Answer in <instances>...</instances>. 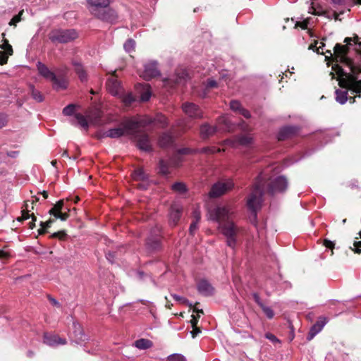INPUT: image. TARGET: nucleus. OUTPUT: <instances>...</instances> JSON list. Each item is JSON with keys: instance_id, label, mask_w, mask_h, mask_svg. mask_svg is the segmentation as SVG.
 I'll return each instance as SVG.
<instances>
[{"instance_id": "nucleus-1", "label": "nucleus", "mask_w": 361, "mask_h": 361, "mask_svg": "<svg viewBox=\"0 0 361 361\" xmlns=\"http://www.w3.org/2000/svg\"><path fill=\"white\" fill-rule=\"evenodd\" d=\"M234 212L229 206H217L209 209L208 218L218 223V229L226 238V245L234 250L239 241L241 228L233 221Z\"/></svg>"}, {"instance_id": "nucleus-2", "label": "nucleus", "mask_w": 361, "mask_h": 361, "mask_svg": "<svg viewBox=\"0 0 361 361\" xmlns=\"http://www.w3.org/2000/svg\"><path fill=\"white\" fill-rule=\"evenodd\" d=\"M339 85L353 93H361V66L348 64V71L343 68L338 71Z\"/></svg>"}, {"instance_id": "nucleus-3", "label": "nucleus", "mask_w": 361, "mask_h": 361, "mask_svg": "<svg viewBox=\"0 0 361 361\" xmlns=\"http://www.w3.org/2000/svg\"><path fill=\"white\" fill-rule=\"evenodd\" d=\"M36 66L39 75L51 82L54 90L59 91L67 89L68 85L67 67L58 68L54 73L40 61L37 63Z\"/></svg>"}, {"instance_id": "nucleus-4", "label": "nucleus", "mask_w": 361, "mask_h": 361, "mask_svg": "<svg viewBox=\"0 0 361 361\" xmlns=\"http://www.w3.org/2000/svg\"><path fill=\"white\" fill-rule=\"evenodd\" d=\"M267 171L268 169L260 173L256 178L252 192L247 198V207L251 212L255 213V216L257 211L261 208L265 187L267 181L270 179V178L268 177Z\"/></svg>"}, {"instance_id": "nucleus-5", "label": "nucleus", "mask_w": 361, "mask_h": 361, "mask_svg": "<svg viewBox=\"0 0 361 361\" xmlns=\"http://www.w3.org/2000/svg\"><path fill=\"white\" fill-rule=\"evenodd\" d=\"M154 123L152 118L148 116H142L137 117L126 118L124 119V125L127 130L132 135H137V133L141 132L140 128L146 127Z\"/></svg>"}, {"instance_id": "nucleus-6", "label": "nucleus", "mask_w": 361, "mask_h": 361, "mask_svg": "<svg viewBox=\"0 0 361 361\" xmlns=\"http://www.w3.org/2000/svg\"><path fill=\"white\" fill-rule=\"evenodd\" d=\"M353 41L355 44V49L361 54V42L359 41V37L355 36V37H346L344 42L347 44L346 45H342L341 44H336L334 48V54L337 58H340L341 61H345V64L348 68V64L350 63L353 64L350 61H347L345 56L348 51L349 46L351 45V42Z\"/></svg>"}, {"instance_id": "nucleus-7", "label": "nucleus", "mask_w": 361, "mask_h": 361, "mask_svg": "<svg viewBox=\"0 0 361 361\" xmlns=\"http://www.w3.org/2000/svg\"><path fill=\"white\" fill-rule=\"evenodd\" d=\"M78 37L75 30H59L50 33L49 39L52 42L67 43Z\"/></svg>"}, {"instance_id": "nucleus-8", "label": "nucleus", "mask_w": 361, "mask_h": 361, "mask_svg": "<svg viewBox=\"0 0 361 361\" xmlns=\"http://www.w3.org/2000/svg\"><path fill=\"white\" fill-rule=\"evenodd\" d=\"M233 186L234 183L231 179L219 181L212 185L209 192V196L212 197H220L231 190Z\"/></svg>"}, {"instance_id": "nucleus-9", "label": "nucleus", "mask_w": 361, "mask_h": 361, "mask_svg": "<svg viewBox=\"0 0 361 361\" xmlns=\"http://www.w3.org/2000/svg\"><path fill=\"white\" fill-rule=\"evenodd\" d=\"M288 188V180L285 176H280L268 184L267 191L271 195L275 192H284Z\"/></svg>"}, {"instance_id": "nucleus-10", "label": "nucleus", "mask_w": 361, "mask_h": 361, "mask_svg": "<svg viewBox=\"0 0 361 361\" xmlns=\"http://www.w3.org/2000/svg\"><path fill=\"white\" fill-rule=\"evenodd\" d=\"M94 17L102 21L111 24L116 23L118 18L117 12L114 8L109 7V6L97 13Z\"/></svg>"}, {"instance_id": "nucleus-11", "label": "nucleus", "mask_w": 361, "mask_h": 361, "mask_svg": "<svg viewBox=\"0 0 361 361\" xmlns=\"http://www.w3.org/2000/svg\"><path fill=\"white\" fill-rule=\"evenodd\" d=\"M219 152H220V149L215 147H203L200 150L193 149L188 148V147H184V148L179 149L177 152V154L175 156H176V160L180 161V163H181L182 159L180 158V157H179L180 155L190 154H193V153H196V152L205 153V154H214V153Z\"/></svg>"}, {"instance_id": "nucleus-12", "label": "nucleus", "mask_w": 361, "mask_h": 361, "mask_svg": "<svg viewBox=\"0 0 361 361\" xmlns=\"http://www.w3.org/2000/svg\"><path fill=\"white\" fill-rule=\"evenodd\" d=\"M114 0H87L89 11L94 16L109 6Z\"/></svg>"}, {"instance_id": "nucleus-13", "label": "nucleus", "mask_w": 361, "mask_h": 361, "mask_svg": "<svg viewBox=\"0 0 361 361\" xmlns=\"http://www.w3.org/2000/svg\"><path fill=\"white\" fill-rule=\"evenodd\" d=\"M137 142V146L141 150L149 152L152 149L151 141L147 134L143 132L137 133V135H130Z\"/></svg>"}, {"instance_id": "nucleus-14", "label": "nucleus", "mask_w": 361, "mask_h": 361, "mask_svg": "<svg viewBox=\"0 0 361 361\" xmlns=\"http://www.w3.org/2000/svg\"><path fill=\"white\" fill-rule=\"evenodd\" d=\"M184 113L192 118H200L203 113L199 106L193 103L185 102L182 105Z\"/></svg>"}, {"instance_id": "nucleus-15", "label": "nucleus", "mask_w": 361, "mask_h": 361, "mask_svg": "<svg viewBox=\"0 0 361 361\" xmlns=\"http://www.w3.org/2000/svg\"><path fill=\"white\" fill-rule=\"evenodd\" d=\"M180 161L176 160V156H173L168 161L161 159L159 163V173L166 175L170 173L171 167H177L180 165Z\"/></svg>"}, {"instance_id": "nucleus-16", "label": "nucleus", "mask_w": 361, "mask_h": 361, "mask_svg": "<svg viewBox=\"0 0 361 361\" xmlns=\"http://www.w3.org/2000/svg\"><path fill=\"white\" fill-rule=\"evenodd\" d=\"M159 75V71L156 61H150L145 65V70L143 72V78L145 80H149Z\"/></svg>"}, {"instance_id": "nucleus-17", "label": "nucleus", "mask_w": 361, "mask_h": 361, "mask_svg": "<svg viewBox=\"0 0 361 361\" xmlns=\"http://www.w3.org/2000/svg\"><path fill=\"white\" fill-rule=\"evenodd\" d=\"M183 207L179 204L174 203L171 204L169 212V224L171 226H175L178 224L180 219Z\"/></svg>"}, {"instance_id": "nucleus-18", "label": "nucleus", "mask_w": 361, "mask_h": 361, "mask_svg": "<svg viewBox=\"0 0 361 361\" xmlns=\"http://www.w3.org/2000/svg\"><path fill=\"white\" fill-rule=\"evenodd\" d=\"M124 135H132L127 130L126 126L124 125V120L121 123V125L118 128H111L105 132L104 135L106 137L111 138H118Z\"/></svg>"}, {"instance_id": "nucleus-19", "label": "nucleus", "mask_w": 361, "mask_h": 361, "mask_svg": "<svg viewBox=\"0 0 361 361\" xmlns=\"http://www.w3.org/2000/svg\"><path fill=\"white\" fill-rule=\"evenodd\" d=\"M197 289L203 296H212L214 293V288L206 279H201L197 284Z\"/></svg>"}, {"instance_id": "nucleus-20", "label": "nucleus", "mask_w": 361, "mask_h": 361, "mask_svg": "<svg viewBox=\"0 0 361 361\" xmlns=\"http://www.w3.org/2000/svg\"><path fill=\"white\" fill-rule=\"evenodd\" d=\"M298 130L299 128L295 126H285L279 130L277 135V138L280 141L285 140L296 135L298 133Z\"/></svg>"}, {"instance_id": "nucleus-21", "label": "nucleus", "mask_w": 361, "mask_h": 361, "mask_svg": "<svg viewBox=\"0 0 361 361\" xmlns=\"http://www.w3.org/2000/svg\"><path fill=\"white\" fill-rule=\"evenodd\" d=\"M106 87L109 92L114 96L119 95L122 91L120 82L114 75L106 81Z\"/></svg>"}, {"instance_id": "nucleus-22", "label": "nucleus", "mask_w": 361, "mask_h": 361, "mask_svg": "<svg viewBox=\"0 0 361 361\" xmlns=\"http://www.w3.org/2000/svg\"><path fill=\"white\" fill-rule=\"evenodd\" d=\"M44 342L48 345L56 346L59 345H65L66 340L56 334H45L44 336Z\"/></svg>"}, {"instance_id": "nucleus-23", "label": "nucleus", "mask_w": 361, "mask_h": 361, "mask_svg": "<svg viewBox=\"0 0 361 361\" xmlns=\"http://www.w3.org/2000/svg\"><path fill=\"white\" fill-rule=\"evenodd\" d=\"M327 321L325 317L319 318V321H317L310 329V332L307 335V340H312L318 333H319L323 327L326 324Z\"/></svg>"}, {"instance_id": "nucleus-24", "label": "nucleus", "mask_w": 361, "mask_h": 361, "mask_svg": "<svg viewBox=\"0 0 361 361\" xmlns=\"http://www.w3.org/2000/svg\"><path fill=\"white\" fill-rule=\"evenodd\" d=\"M173 137L170 132H166L161 135L159 139V145L161 147L171 146L173 142Z\"/></svg>"}, {"instance_id": "nucleus-25", "label": "nucleus", "mask_w": 361, "mask_h": 361, "mask_svg": "<svg viewBox=\"0 0 361 361\" xmlns=\"http://www.w3.org/2000/svg\"><path fill=\"white\" fill-rule=\"evenodd\" d=\"M216 131V128L215 126H209L207 123H204L200 127V135L203 139L213 135Z\"/></svg>"}, {"instance_id": "nucleus-26", "label": "nucleus", "mask_w": 361, "mask_h": 361, "mask_svg": "<svg viewBox=\"0 0 361 361\" xmlns=\"http://www.w3.org/2000/svg\"><path fill=\"white\" fill-rule=\"evenodd\" d=\"M73 337L75 338L77 341H83L85 339V335L84 334L82 326L80 324L77 322L73 323Z\"/></svg>"}, {"instance_id": "nucleus-27", "label": "nucleus", "mask_w": 361, "mask_h": 361, "mask_svg": "<svg viewBox=\"0 0 361 361\" xmlns=\"http://www.w3.org/2000/svg\"><path fill=\"white\" fill-rule=\"evenodd\" d=\"M73 66H74V71L78 75L81 82H85L87 80V75L86 71L84 70L82 64L79 62L73 61Z\"/></svg>"}, {"instance_id": "nucleus-28", "label": "nucleus", "mask_w": 361, "mask_h": 361, "mask_svg": "<svg viewBox=\"0 0 361 361\" xmlns=\"http://www.w3.org/2000/svg\"><path fill=\"white\" fill-rule=\"evenodd\" d=\"M73 66H74V71L78 75L81 82H85L87 80V75L86 71L84 70L82 64L79 62L73 61Z\"/></svg>"}, {"instance_id": "nucleus-29", "label": "nucleus", "mask_w": 361, "mask_h": 361, "mask_svg": "<svg viewBox=\"0 0 361 361\" xmlns=\"http://www.w3.org/2000/svg\"><path fill=\"white\" fill-rule=\"evenodd\" d=\"M75 118L78 121V123L84 129L87 130L89 127L87 118L91 120V115L87 113V116L82 115L81 114H76Z\"/></svg>"}, {"instance_id": "nucleus-30", "label": "nucleus", "mask_w": 361, "mask_h": 361, "mask_svg": "<svg viewBox=\"0 0 361 361\" xmlns=\"http://www.w3.org/2000/svg\"><path fill=\"white\" fill-rule=\"evenodd\" d=\"M134 346L140 350H147L150 348L153 343L150 340L140 338L135 341Z\"/></svg>"}, {"instance_id": "nucleus-31", "label": "nucleus", "mask_w": 361, "mask_h": 361, "mask_svg": "<svg viewBox=\"0 0 361 361\" xmlns=\"http://www.w3.org/2000/svg\"><path fill=\"white\" fill-rule=\"evenodd\" d=\"M147 244L149 247L152 250H156L160 246V235L156 234L155 236H153L152 234L148 237L147 240Z\"/></svg>"}, {"instance_id": "nucleus-32", "label": "nucleus", "mask_w": 361, "mask_h": 361, "mask_svg": "<svg viewBox=\"0 0 361 361\" xmlns=\"http://www.w3.org/2000/svg\"><path fill=\"white\" fill-rule=\"evenodd\" d=\"M117 97L121 98L122 102L126 106L130 105L134 101H135V97L130 92L124 93L121 91L120 94Z\"/></svg>"}, {"instance_id": "nucleus-33", "label": "nucleus", "mask_w": 361, "mask_h": 361, "mask_svg": "<svg viewBox=\"0 0 361 361\" xmlns=\"http://www.w3.org/2000/svg\"><path fill=\"white\" fill-rule=\"evenodd\" d=\"M238 143L242 146L247 147L252 142V137L250 135H240L235 137Z\"/></svg>"}, {"instance_id": "nucleus-34", "label": "nucleus", "mask_w": 361, "mask_h": 361, "mask_svg": "<svg viewBox=\"0 0 361 361\" xmlns=\"http://www.w3.org/2000/svg\"><path fill=\"white\" fill-rule=\"evenodd\" d=\"M336 100L341 104H344L348 100V92L346 90H336L335 92Z\"/></svg>"}, {"instance_id": "nucleus-35", "label": "nucleus", "mask_w": 361, "mask_h": 361, "mask_svg": "<svg viewBox=\"0 0 361 361\" xmlns=\"http://www.w3.org/2000/svg\"><path fill=\"white\" fill-rule=\"evenodd\" d=\"M154 123H158L160 125V128H165L168 126L169 122L166 117L161 114H157L154 118H152Z\"/></svg>"}, {"instance_id": "nucleus-36", "label": "nucleus", "mask_w": 361, "mask_h": 361, "mask_svg": "<svg viewBox=\"0 0 361 361\" xmlns=\"http://www.w3.org/2000/svg\"><path fill=\"white\" fill-rule=\"evenodd\" d=\"M133 178L135 180H146L147 179V175L145 173L142 169H137L133 172Z\"/></svg>"}, {"instance_id": "nucleus-37", "label": "nucleus", "mask_w": 361, "mask_h": 361, "mask_svg": "<svg viewBox=\"0 0 361 361\" xmlns=\"http://www.w3.org/2000/svg\"><path fill=\"white\" fill-rule=\"evenodd\" d=\"M152 93L148 85H145L143 91L140 95V99L142 102H147L151 97Z\"/></svg>"}, {"instance_id": "nucleus-38", "label": "nucleus", "mask_w": 361, "mask_h": 361, "mask_svg": "<svg viewBox=\"0 0 361 361\" xmlns=\"http://www.w3.org/2000/svg\"><path fill=\"white\" fill-rule=\"evenodd\" d=\"M171 189L180 194L185 192L187 190L185 185L181 182H176L173 183L171 186Z\"/></svg>"}, {"instance_id": "nucleus-39", "label": "nucleus", "mask_w": 361, "mask_h": 361, "mask_svg": "<svg viewBox=\"0 0 361 361\" xmlns=\"http://www.w3.org/2000/svg\"><path fill=\"white\" fill-rule=\"evenodd\" d=\"M188 78V73L185 70H182L180 73H177L175 83L176 84L183 83L186 81Z\"/></svg>"}, {"instance_id": "nucleus-40", "label": "nucleus", "mask_w": 361, "mask_h": 361, "mask_svg": "<svg viewBox=\"0 0 361 361\" xmlns=\"http://www.w3.org/2000/svg\"><path fill=\"white\" fill-rule=\"evenodd\" d=\"M30 90L31 96L35 101H37V102H41L44 100V97L41 94V92L37 90H35L32 85L30 86Z\"/></svg>"}, {"instance_id": "nucleus-41", "label": "nucleus", "mask_w": 361, "mask_h": 361, "mask_svg": "<svg viewBox=\"0 0 361 361\" xmlns=\"http://www.w3.org/2000/svg\"><path fill=\"white\" fill-rule=\"evenodd\" d=\"M166 361H187L185 356L182 354L174 353L167 357Z\"/></svg>"}, {"instance_id": "nucleus-42", "label": "nucleus", "mask_w": 361, "mask_h": 361, "mask_svg": "<svg viewBox=\"0 0 361 361\" xmlns=\"http://www.w3.org/2000/svg\"><path fill=\"white\" fill-rule=\"evenodd\" d=\"M135 46V42L133 39H130L125 42L123 47L127 52H130L134 49Z\"/></svg>"}, {"instance_id": "nucleus-43", "label": "nucleus", "mask_w": 361, "mask_h": 361, "mask_svg": "<svg viewBox=\"0 0 361 361\" xmlns=\"http://www.w3.org/2000/svg\"><path fill=\"white\" fill-rule=\"evenodd\" d=\"M218 122L219 123H222L225 126V128L229 130L231 128V121L228 117V116H222L219 118Z\"/></svg>"}, {"instance_id": "nucleus-44", "label": "nucleus", "mask_w": 361, "mask_h": 361, "mask_svg": "<svg viewBox=\"0 0 361 361\" xmlns=\"http://www.w3.org/2000/svg\"><path fill=\"white\" fill-rule=\"evenodd\" d=\"M63 209V201L59 200L56 204L54 205L53 208L51 209L49 211L50 214L53 215V213L57 212H62Z\"/></svg>"}, {"instance_id": "nucleus-45", "label": "nucleus", "mask_w": 361, "mask_h": 361, "mask_svg": "<svg viewBox=\"0 0 361 361\" xmlns=\"http://www.w3.org/2000/svg\"><path fill=\"white\" fill-rule=\"evenodd\" d=\"M261 308L268 319H271L274 317V312L271 307L264 305Z\"/></svg>"}, {"instance_id": "nucleus-46", "label": "nucleus", "mask_w": 361, "mask_h": 361, "mask_svg": "<svg viewBox=\"0 0 361 361\" xmlns=\"http://www.w3.org/2000/svg\"><path fill=\"white\" fill-rule=\"evenodd\" d=\"M75 106L74 104H69L63 109L65 116H71L74 114Z\"/></svg>"}, {"instance_id": "nucleus-47", "label": "nucleus", "mask_w": 361, "mask_h": 361, "mask_svg": "<svg viewBox=\"0 0 361 361\" xmlns=\"http://www.w3.org/2000/svg\"><path fill=\"white\" fill-rule=\"evenodd\" d=\"M230 108L238 112H240V109H242L240 103L237 100H233L230 102Z\"/></svg>"}, {"instance_id": "nucleus-48", "label": "nucleus", "mask_w": 361, "mask_h": 361, "mask_svg": "<svg viewBox=\"0 0 361 361\" xmlns=\"http://www.w3.org/2000/svg\"><path fill=\"white\" fill-rule=\"evenodd\" d=\"M1 49H4L6 54L11 55L13 54V49L8 42H5L3 45H0Z\"/></svg>"}, {"instance_id": "nucleus-49", "label": "nucleus", "mask_w": 361, "mask_h": 361, "mask_svg": "<svg viewBox=\"0 0 361 361\" xmlns=\"http://www.w3.org/2000/svg\"><path fill=\"white\" fill-rule=\"evenodd\" d=\"M51 223H52L51 220L47 221L46 222L41 221L40 226L42 228L40 229H39V233L43 234L44 233V230L51 226Z\"/></svg>"}, {"instance_id": "nucleus-50", "label": "nucleus", "mask_w": 361, "mask_h": 361, "mask_svg": "<svg viewBox=\"0 0 361 361\" xmlns=\"http://www.w3.org/2000/svg\"><path fill=\"white\" fill-rule=\"evenodd\" d=\"M66 233L62 231L52 233L50 237L53 238H59V240H64L66 238Z\"/></svg>"}, {"instance_id": "nucleus-51", "label": "nucleus", "mask_w": 361, "mask_h": 361, "mask_svg": "<svg viewBox=\"0 0 361 361\" xmlns=\"http://www.w3.org/2000/svg\"><path fill=\"white\" fill-rule=\"evenodd\" d=\"M53 215L56 218L60 219L62 221L66 220L68 217V214L67 212H54V213H53Z\"/></svg>"}, {"instance_id": "nucleus-52", "label": "nucleus", "mask_w": 361, "mask_h": 361, "mask_svg": "<svg viewBox=\"0 0 361 361\" xmlns=\"http://www.w3.org/2000/svg\"><path fill=\"white\" fill-rule=\"evenodd\" d=\"M217 86H218V83L215 80H214L213 78L207 79L206 85H205L207 89L216 87Z\"/></svg>"}, {"instance_id": "nucleus-53", "label": "nucleus", "mask_w": 361, "mask_h": 361, "mask_svg": "<svg viewBox=\"0 0 361 361\" xmlns=\"http://www.w3.org/2000/svg\"><path fill=\"white\" fill-rule=\"evenodd\" d=\"M23 11H21L19 12V13L15 16L11 20L9 24L11 25H16L17 23L20 22L21 20V15L23 14Z\"/></svg>"}, {"instance_id": "nucleus-54", "label": "nucleus", "mask_w": 361, "mask_h": 361, "mask_svg": "<svg viewBox=\"0 0 361 361\" xmlns=\"http://www.w3.org/2000/svg\"><path fill=\"white\" fill-rule=\"evenodd\" d=\"M171 296L175 300L181 304H188V300L182 296H180L177 294H172Z\"/></svg>"}, {"instance_id": "nucleus-55", "label": "nucleus", "mask_w": 361, "mask_h": 361, "mask_svg": "<svg viewBox=\"0 0 361 361\" xmlns=\"http://www.w3.org/2000/svg\"><path fill=\"white\" fill-rule=\"evenodd\" d=\"M359 235H360V238H361V231L359 232ZM354 247H355V249H354V251L356 253H361V241H355L353 244Z\"/></svg>"}, {"instance_id": "nucleus-56", "label": "nucleus", "mask_w": 361, "mask_h": 361, "mask_svg": "<svg viewBox=\"0 0 361 361\" xmlns=\"http://www.w3.org/2000/svg\"><path fill=\"white\" fill-rule=\"evenodd\" d=\"M192 216L194 218L193 221H197L199 223L201 219V213L200 211L198 209H195L192 212Z\"/></svg>"}, {"instance_id": "nucleus-57", "label": "nucleus", "mask_w": 361, "mask_h": 361, "mask_svg": "<svg viewBox=\"0 0 361 361\" xmlns=\"http://www.w3.org/2000/svg\"><path fill=\"white\" fill-rule=\"evenodd\" d=\"M30 217V215L29 214V211L23 210L21 216L18 217L17 219H18V221H21L28 219Z\"/></svg>"}, {"instance_id": "nucleus-58", "label": "nucleus", "mask_w": 361, "mask_h": 361, "mask_svg": "<svg viewBox=\"0 0 361 361\" xmlns=\"http://www.w3.org/2000/svg\"><path fill=\"white\" fill-rule=\"evenodd\" d=\"M198 222L197 221H192L190 226V233L191 235H193L194 233L195 232V231L198 228Z\"/></svg>"}, {"instance_id": "nucleus-59", "label": "nucleus", "mask_w": 361, "mask_h": 361, "mask_svg": "<svg viewBox=\"0 0 361 361\" xmlns=\"http://www.w3.org/2000/svg\"><path fill=\"white\" fill-rule=\"evenodd\" d=\"M7 123V117L5 114H0V128L6 126Z\"/></svg>"}, {"instance_id": "nucleus-60", "label": "nucleus", "mask_w": 361, "mask_h": 361, "mask_svg": "<svg viewBox=\"0 0 361 361\" xmlns=\"http://www.w3.org/2000/svg\"><path fill=\"white\" fill-rule=\"evenodd\" d=\"M252 297L255 301V302L260 307H262L264 304L262 303V300H261V298L259 296V295L257 293H253L252 294Z\"/></svg>"}, {"instance_id": "nucleus-61", "label": "nucleus", "mask_w": 361, "mask_h": 361, "mask_svg": "<svg viewBox=\"0 0 361 361\" xmlns=\"http://www.w3.org/2000/svg\"><path fill=\"white\" fill-rule=\"evenodd\" d=\"M239 114L243 115L246 118H249L250 117V113L249 112V111L243 108L240 109Z\"/></svg>"}, {"instance_id": "nucleus-62", "label": "nucleus", "mask_w": 361, "mask_h": 361, "mask_svg": "<svg viewBox=\"0 0 361 361\" xmlns=\"http://www.w3.org/2000/svg\"><path fill=\"white\" fill-rule=\"evenodd\" d=\"M266 338L273 342L279 341L278 338L274 334H267Z\"/></svg>"}, {"instance_id": "nucleus-63", "label": "nucleus", "mask_w": 361, "mask_h": 361, "mask_svg": "<svg viewBox=\"0 0 361 361\" xmlns=\"http://www.w3.org/2000/svg\"><path fill=\"white\" fill-rule=\"evenodd\" d=\"M31 216H32V221L30 223L29 228L30 229H33L34 227L35 226V222L36 221L37 219H36V217L35 216V215L33 214L31 215Z\"/></svg>"}, {"instance_id": "nucleus-64", "label": "nucleus", "mask_w": 361, "mask_h": 361, "mask_svg": "<svg viewBox=\"0 0 361 361\" xmlns=\"http://www.w3.org/2000/svg\"><path fill=\"white\" fill-rule=\"evenodd\" d=\"M324 245L326 247L330 248V249L333 248L334 245V243L331 241L329 240H325L324 243Z\"/></svg>"}]
</instances>
